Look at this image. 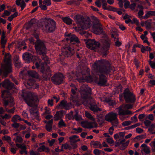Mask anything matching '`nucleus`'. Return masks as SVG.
Here are the masks:
<instances>
[{"instance_id":"20e7f679","label":"nucleus","mask_w":155,"mask_h":155,"mask_svg":"<svg viewBox=\"0 0 155 155\" xmlns=\"http://www.w3.org/2000/svg\"><path fill=\"white\" fill-rule=\"evenodd\" d=\"M34 61H37L35 64L36 67L38 69L40 64V71L42 74V76L44 80H47L51 76V71L49 67L44 63H41V60L38 57H36Z\"/></svg>"},{"instance_id":"e433bc0d","label":"nucleus","mask_w":155,"mask_h":155,"mask_svg":"<svg viewBox=\"0 0 155 155\" xmlns=\"http://www.w3.org/2000/svg\"><path fill=\"white\" fill-rule=\"evenodd\" d=\"M38 151L40 152L45 151L46 152H48L49 151V150L48 148L46 147L45 145H43L37 149Z\"/></svg>"},{"instance_id":"c9c22d12","label":"nucleus","mask_w":155,"mask_h":155,"mask_svg":"<svg viewBox=\"0 0 155 155\" xmlns=\"http://www.w3.org/2000/svg\"><path fill=\"white\" fill-rule=\"evenodd\" d=\"M80 2L78 1L71 0L67 2L66 4L68 5H79Z\"/></svg>"},{"instance_id":"2eb2a0df","label":"nucleus","mask_w":155,"mask_h":155,"mask_svg":"<svg viewBox=\"0 0 155 155\" xmlns=\"http://www.w3.org/2000/svg\"><path fill=\"white\" fill-rule=\"evenodd\" d=\"M86 47L91 50H95L99 48L100 44L94 39H89L85 42Z\"/></svg>"},{"instance_id":"6e6552de","label":"nucleus","mask_w":155,"mask_h":155,"mask_svg":"<svg viewBox=\"0 0 155 155\" xmlns=\"http://www.w3.org/2000/svg\"><path fill=\"white\" fill-rule=\"evenodd\" d=\"M35 48L37 53L42 55L43 59L47 60L48 58L45 55L46 48L44 42L40 40H37L35 44Z\"/></svg>"},{"instance_id":"4c0bfd02","label":"nucleus","mask_w":155,"mask_h":155,"mask_svg":"<svg viewBox=\"0 0 155 155\" xmlns=\"http://www.w3.org/2000/svg\"><path fill=\"white\" fill-rule=\"evenodd\" d=\"M22 120L19 115H15L12 118V121L13 122H16L18 120Z\"/></svg>"},{"instance_id":"5701e85b","label":"nucleus","mask_w":155,"mask_h":155,"mask_svg":"<svg viewBox=\"0 0 155 155\" xmlns=\"http://www.w3.org/2000/svg\"><path fill=\"white\" fill-rule=\"evenodd\" d=\"M36 57L33 56L32 54L28 52H25L22 55L23 58L27 62H30L32 60L34 61Z\"/></svg>"},{"instance_id":"9d476101","label":"nucleus","mask_w":155,"mask_h":155,"mask_svg":"<svg viewBox=\"0 0 155 155\" xmlns=\"http://www.w3.org/2000/svg\"><path fill=\"white\" fill-rule=\"evenodd\" d=\"M92 31L93 33L97 35L101 34L103 32L102 26L99 19L96 18L94 19Z\"/></svg>"},{"instance_id":"f3484780","label":"nucleus","mask_w":155,"mask_h":155,"mask_svg":"<svg viewBox=\"0 0 155 155\" xmlns=\"http://www.w3.org/2000/svg\"><path fill=\"white\" fill-rule=\"evenodd\" d=\"M118 134L120 139V142L119 143V145L122 144V146L120 147V149L121 150H124L125 149L126 147L129 144V141H127L126 142L124 143L125 141V139H123L121 140H120V139H122L125 136V132H120Z\"/></svg>"},{"instance_id":"393cba45","label":"nucleus","mask_w":155,"mask_h":155,"mask_svg":"<svg viewBox=\"0 0 155 155\" xmlns=\"http://www.w3.org/2000/svg\"><path fill=\"white\" fill-rule=\"evenodd\" d=\"M99 76V80L98 84L101 86L105 85L107 82L106 77L102 74L100 75Z\"/></svg>"},{"instance_id":"a878e982","label":"nucleus","mask_w":155,"mask_h":155,"mask_svg":"<svg viewBox=\"0 0 155 155\" xmlns=\"http://www.w3.org/2000/svg\"><path fill=\"white\" fill-rule=\"evenodd\" d=\"M84 126L83 127L85 128H91L96 127L97 124L95 122H87L84 123Z\"/></svg>"},{"instance_id":"3c124183","label":"nucleus","mask_w":155,"mask_h":155,"mask_svg":"<svg viewBox=\"0 0 155 155\" xmlns=\"http://www.w3.org/2000/svg\"><path fill=\"white\" fill-rule=\"evenodd\" d=\"M122 106H123V107L126 109L127 110L128 109H130L132 108V106L130 104H123Z\"/></svg>"},{"instance_id":"c03bdc74","label":"nucleus","mask_w":155,"mask_h":155,"mask_svg":"<svg viewBox=\"0 0 155 155\" xmlns=\"http://www.w3.org/2000/svg\"><path fill=\"white\" fill-rule=\"evenodd\" d=\"M62 147H64L65 150L68 149L70 150L72 149L71 147L69 144L66 143L62 145Z\"/></svg>"},{"instance_id":"052dcab7","label":"nucleus","mask_w":155,"mask_h":155,"mask_svg":"<svg viewBox=\"0 0 155 155\" xmlns=\"http://www.w3.org/2000/svg\"><path fill=\"white\" fill-rule=\"evenodd\" d=\"M30 155H40V153L37 152H35L33 150L29 151Z\"/></svg>"},{"instance_id":"bb28decb","label":"nucleus","mask_w":155,"mask_h":155,"mask_svg":"<svg viewBox=\"0 0 155 155\" xmlns=\"http://www.w3.org/2000/svg\"><path fill=\"white\" fill-rule=\"evenodd\" d=\"M63 116L62 111H57L55 114L54 115V120L55 121H57L60 119L61 120V118L63 117Z\"/></svg>"},{"instance_id":"6ab92c4d","label":"nucleus","mask_w":155,"mask_h":155,"mask_svg":"<svg viewBox=\"0 0 155 155\" xmlns=\"http://www.w3.org/2000/svg\"><path fill=\"white\" fill-rule=\"evenodd\" d=\"M118 114L119 115H131L132 112L130 110H126L122 105L120 106L118 108Z\"/></svg>"},{"instance_id":"4be33fe9","label":"nucleus","mask_w":155,"mask_h":155,"mask_svg":"<svg viewBox=\"0 0 155 155\" xmlns=\"http://www.w3.org/2000/svg\"><path fill=\"white\" fill-rule=\"evenodd\" d=\"M2 84V86L7 89L10 90L15 88L14 85L13 83L10 82L9 80L6 79L3 82Z\"/></svg>"},{"instance_id":"09e8293b","label":"nucleus","mask_w":155,"mask_h":155,"mask_svg":"<svg viewBox=\"0 0 155 155\" xmlns=\"http://www.w3.org/2000/svg\"><path fill=\"white\" fill-rule=\"evenodd\" d=\"M43 3L47 6H50L51 5V0H44L43 1Z\"/></svg>"},{"instance_id":"f03ea898","label":"nucleus","mask_w":155,"mask_h":155,"mask_svg":"<svg viewBox=\"0 0 155 155\" xmlns=\"http://www.w3.org/2000/svg\"><path fill=\"white\" fill-rule=\"evenodd\" d=\"M92 68L96 73L108 74L110 73L112 67L108 61L101 59L96 61L93 65Z\"/></svg>"},{"instance_id":"0eeeda50","label":"nucleus","mask_w":155,"mask_h":155,"mask_svg":"<svg viewBox=\"0 0 155 155\" xmlns=\"http://www.w3.org/2000/svg\"><path fill=\"white\" fill-rule=\"evenodd\" d=\"M26 94V96H23L26 103L28 106L34 107L35 104L39 101L37 95L35 93L30 92H28Z\"/></svg>"},{"instance_id":"e2e57ef3","label":"nucleus","mask_w":155,"mask_h":155,"mask_svg":"<svg viewBox=\"0 0 155 155\" xmlns=\"http://www.w3.org/2000/svg\"><path fill=\"white\" fill-rule=\"evenodd\" d=\"M149 131L152 134H155V130L152 127L149 128L148 129Z\"/></svg>"},{"instance_id":"6e6d98bb","label":"nucleus","mask_w":155,"mask_h":155,"mask_svg":"<svg viewBox=\"0 0 155 155\" xmlns=\"http://www.w3.org/2000/svg\"><path fill=\"white\" fill-rule=\"evenodd\" d=\"M130 6V2L128 0H126L124 4V7L125 8H129Z\"/></svg>"},{"instance_id":"4468645a","label":"nucleus","mask_w":155,"mask_h":155,"mask_svg":"<svg viewBox=\"0 0 155 155\" xmlns=\"http://www.w3.org/2000/svg\"><path fill=\"white\" fill-rule=\"evenodd\" d=\"M64 79L63 74L61 73H58L55 74L51 78V80L54 84L59 85L63 83Z\"/></svg>"},{"instance_id":"7c9ffc66","label":"nucleus","mask_w":155,"mask_h":155,"mask_svg":"<svg viewBox=\"0 0 155 155\" xmlns=\"http://www.w3.org/2000/svg\"><path fill=\"white\" fill-rule=\"evenodd\" d=\"M141 147L142 148V151H143L146 154H149L150 153V150L149 147L146 144H143Z\"/></svg>"},{"instance_id":"603ef678","label":"nucleus","mask_w":155,"mask_h":155,"mask_svg":"<svg viewBox=\"0 0 155 155\" xmlns=\"http://www.w3.org/2000/svg\"><path fill=\"white\" fill-rule=\"evenodd\" d=\"M106 101L110 106H113L115 104V102L113 100L107 99Z\"/></svg>"},{"instance_id":"bf43d9fd","label":"nucleus","mask_w":155,"mask_h":155,"mask_svg":"<svg viewBox=\"0 0 155 155\" xmlns=\"http://www.w3.org/2000/svg\"><path fill=\"white\" fill-rule=\"evenodd\" d=\"M93 152L95 155H100L101 153V150L95 149L94 150Z\"/></svg>"},{"instance_id":"49530a36","label":"nucleus","mask_w":155,"mask_h":155,"mask_svg":"<svg viewBox=\"0 0 155 155\" xmlns=\"http://www.w3.org/2000/svg\"><path fill=\"white\" fill-rule=\"evenodd\" d=\"M23 141V140L21 136H17L15 140V142H18L19 143H22Z\"/></svg>"},{"instance_id":"13d9d810","label":"nucleus","mask_w":155,"mask_h":155,"mask_svg":"<svg viewBox=\"0 0 155 155\" xmlns=\"http://www.w3.org/2000/svg\"><path fill=\"white\" fill-rule=\"evenodd\" d=\"M136 4L135 3H133L130 5L129 8L132 10H134L136 6Z\"/></svg>"},{"instance_id":"774afa93","label":"nucleus","mask_w":155,"mask_h":155,"mask_svg":"<svg viewBox=\"0 0 155 155\" xmlns=\"http://www.w3.org/2000/svg\"><path fill=\"white\" fill-rule=\"evenodd\" d=\"M96 5L98 7L100 8L101 6V1L99 0H97L95 2Z\"/></svg>"},{"instance_id":"ddd939ff","label":"nucleus","mask_w":155,"mask_h":155,"mask_svg":"<svg viewBox=\"0 0 155 155\" xmlns=\"http://www.w3.org/2000/svg\"><path fill=\"white\" fill-rule=\"evenodd\" d=\"M103 47L101 50V52L103 56H106L109 53V50L111 45L110 40L107 38L102 41Z\"/></svg>"},{"instance_id":"79ce46f5","label":"nucleus","mask_w":155,"mask_h":155,"mask_svg":"<svg viewBox=\"0 0 155 155\" xmlns=\"http://www.w3.org/2000/svg\"><path fill=\"white\" fill-rule=\"evenodd\" d=\"M18 12H15L14 14L11 15L8 18V20L10 21H11L14 18L16 17L18 15Z\"/></svg>"},{"instance_id":"1a4fd4ad","label":"nucleus","mask_w":155,"mask_h":155,"mask_svg":"<svg viewBox=\"0 0 155 155\" xmlns=\"http://www.w3.org/2000/svg\"><path fill=\"white\" fill-rule=\"evenodd\" d=\"M80 71L78 72L77 71L76 74L77 79L79 81H85L90 82L92 81V78L90 75L89 69H84L83 71Z\"/></svg>"},{"instance_id":"f257e3e1","label":"nucleus","mask_w":155,"mask_h":155,"mask_svg":"<svg viewBox=\"0 0 155 155\" xmlns=\"http://www.w3.org/2000/svg\"><path fill=\"white\" fill-rule=\"evenodd\" d=\"M81 98L83 100V104L85 106H90L91 110L94 112L101 110L94 102V100L91 97V88L87 86L83 85L80 91Z\"/></svg>"},{"instance_id":"8fccbe9b","label":"nucleus","mask_w":155,"mask_h":155,"mask_svg":"<svg viewBox=\"0 0 155 155\" xmlns=\"http://www.w3.org/2000/svg\"><path fill=\"white\" fill-rule=\"evenodd\" d=\"M131 122L130 121H126L122 123V125L124 126H126L130 125L131 124Z\"/></svg>"},{"instance_id":"f704fd0d","label":"nucleus","mask_w":155,"mask_h":155,"mask_svg":"<svg viewBox=\"0 0 155 155\" xmlns=\"http://www.w3.org/2000/svg\"><path fill=\"white\" fill-rule=\"evenodd\" d=\"M62 19L64 22L68 25L72 24L73 21L72 19L68 17L63 18Z\"/></svg>"},{"instance_id":"de8ad7c7","label":"nucleus","mask_w":155,"mask_h":155,"mask_svg":"<svg viewBox=\"0 0 155 155\" xmlns=\"http://www.w3.org/2000/svg\"><path fill=\"white\" fill-rule=\"evenodd\" d=\"M45 111L43 113V114H50L51 113V112L50 110V109L49 108H48L47 107H45Z\"/></svg>"},{"instance_id":"c85d7f7f","label":"nucleus","mask_w":155,"mask_h":155,"mask_svg":"<svg viewBox=\"0 0 155 155\" xmlns=\"http://www.w3.org/2000/svg\"><path fill=\"white\" fill-rule=\"evenodd\" d=\"M53 121V119L49 120L46 125V129L49 132H50L52 130Z\"/></svg>"},{"instance_id":"a18cd8bd","label":"nucleus","mask_w":155,"mask_h":155,"mask_svg":"<svg viewBox=\"0 0 155 155\" xmlns=\"http://www.w3.org/2000/svg\"><path fill=\"white\" fill-rule=\"evenodd\" d=\"M16 146L18 148H20L22 150H26V147L25 145H23L21 144H19L18 143H16Z\"/></svg>"},{"instance_id":"c756f323","label":"nucleus","mask_w":155,"mask_h":155,"mask_svg":"<svg viewBox=\"0 0 155 155\" xmlns=\"http://www.w3.org/2000/svg\"><path fill=\"white\" fill-rule=\"evenodd\" d=\"M34 81L31 79H29L28 81H25L24 83L25 86L28 88H32V86L34 84Z\"/></svg>"},{"instance_id":"4d7b16f0","label":"nucleus","mask_w":155,"mask_h":155,"mask_svg":"<svg viewBox=\"0 0 155 155\" xmlns=\"http://www.w3.org/2000/svg\"><path fill=\"white\" fill-rule=\"evenodd\" d=\"M26 5L25 2L24 1H22L21 2L20 5V6H21V10H22L26 6Z\"/></svg>"},{"instance_id":"ea45409f","label":"nucleus","mask_w":155,"mask_h":155,"mask_svg":"<svg viewBox=\"0 0 155 155\" xmlns=\"http://www.w3.org/2000/svg\"><path fill=\"white\" fill-rule=\"evenodd\" d=\"M66 117L69 120L74 119L73 112L71 111L69 113L66 114Z\"/></svg>"},{"instance_id":"39448f33","label":"nucleus","mask_w":155,"mask_h":155,"mask_svg":"<svg viewBox=\"0 0 155 155\" xmlns=\"http://www.w3.org/2000/svg\"><path fill=\"white\" fill-rule=\"evenodd\" d=\"M74 19L78 26L81 28L80 30L87 29L89 28L91 25L90 19L89 18H84L81 15H75Z\"/></svg>"},{"instance_id":"680f3d73","label":"nucleus","mask_w":155,"mask_h":155,"mask_svg":"<svg viewBox=\"0 0 155 155\" xmlns=\"http://www.w3.org/2000/svg\"><path fill=\"white\" fill-rule=\"evenodd\" d=\"M107 6V4L106 2L103 3L102 8L104 10H109L110 7Z\"/></svg>"},{"instance_id":"69168bd1","label":"nucleus","mask_w":155,"mask_h":155,"mask_svg":"<svg viewBox=\"0 0 155 155\" xmlns=\"http://www.w3.org/2000/svg\"><path fill=\"white\" fill-rule=\"evenodd\" d=\"M39 7L41 10H46L47 9L46 5L44 4L39 6Z\"/></svg>"},{"instance_id":"cd10ccee","label":"nucleus","mask_w":155,"mask_h":155,"mask_svg":"<svg viewBox=\"0 0 155 155\" xmlns=\"http://www.w3.org/2000/svg\"><path fill=\"white\" fill-rule=\"evenodd\" d=\"M5 33L4 32L2 33L1 40V48H4L5 47V45L7 42V40L5 39Z\"/></svg>"},{"instance_id":"dca6fc26","label":"nucleus","mask_w":155,"mask_h":155,"mask_svg":"<svg viewBox=\"0 0 155 155\" xmlns=\"http://www.w3.org/2000/svg\"><path fill=\"white\" fill-rule=\"evenodd\" d=\"M61 51L62 54L65 57H67L72 56L75 53L74 49L67 45L62 48Z\"/></svg>"},{"instance_id":"a211bd4d","label":"nucleus","mask_w":155,"mask_h":155,"mask_svg":"<svg viewBox=\"0 0 155 155\" xmlns=\"http://www.w3.org/2000/svg\"><path fill=\"white\" fill-rule=\"evenodd\" d=\"M29 111L30 114V116L32 119H36L39 121L40 119L39 118V113L35 109L30 108Z\"/></svg>"},{"instance_id":"b1692460","label":"nucleus","mask_w":155,"mask_h":155,"mask_svg":"<svg viewBox=\"0 0 155 155\" xmlns=\"http://www.w3.org/2000/svg\"><path fill=\"white\" fill-rule=\"evenodd\" d=\"M59 105L66 110H68L71 108L72 104L71 103H68L66 100H63L61 101Z\"/></svg>"},{"instance_id":"7ed1b4c3","label":"nucleus","mask_w":155,"mask_h":155,"mask_svg":"<svg viewBox=\"0 0 155 155\" xmlns=\"http://www.w3.org/2000/svg\"><path fill=\"white\" fill-rule=\"evenodd\" d=\"M41 28L44 32H52L57 28L56 22L49 18H42L41 21Z\"/></svg>"},{"instance_id":"58836bf2","label":"nucleus","mask_w":155,"mask_h":155,"mask_svg":"<svg viewBox=\"0 0 155 155\" xmlns=\"http://www.w3.org/2000/svg\"><path fill=\"white\" fill-rule=\"evenodd\" d=\"M85 115L86 117L90 119L91 120L94 121L95 120L94 118L93 117L92 115L89 112L87 111L85 112Z\"/></svg>"},{"instance_id":"864d4df0","label":"nucleus","mask_w":155,"mask_h":155,"mask_svg":"<svg viewBox=\"0 0 155 155\" xmlns=\"http://www.w3.org/2000/svg\"><path fill=\"white\" fill-rule=\"evenodd\" d=\"M150 145L152 147L153 150L155 151V141H153L150 143Z\"/></svg>"},{"instance_id":"72a5a7b5","label":"nucleus","mask_w":155,"mask_h":155,"mask_svg":"<svg viewBox=\"0 0 155 155\" xmlns=\"http://www.w3.org/2000/svg\"><path fill=\"white\" fill-rule=\"evenodd\" d=\"M28 74L31 77L36 78H38V73L34 71H27Z\"/></svg>"},{"instance_id":"5fc2aeb1","label":"nucleus","mask_w":155,"mask_h":155,"mask_svg":"<svg viewBox=\"0 0 155 155\" xmlns=\"http://www.w3.org/2000/svg\"><path fill=\"white\" fill-rule=\"evenodd\" d=\"M14 64L15 66L18 68H19L21 66V62L19 61H18V60L15 61Z\"/></svg>"},{"instance_id":"0e129e2a","label":"nucleus","mask_w":155,"mask_h":155,"mask_svg":"<svg viewBox=\"0 0 155 155\" xmlns=\"http://www.w3.org/2000/svg\"><path fill=\"white\" fill-rule=\"evenodd\" d=\"M149 64L150 66L153 69L155 68V63L151 61H149Z\"/></svg>"},{"instance_id":"9b49d317","label":"nucleus","mask_w":155,"mask_h":155,"mask_svg":"<svg viewBox=\"0 0 155 155\" xmlns=\"http://www.w3.org/2000/svg\"><path fill=\"white\" fill-rule=\"evenodd\" d=\"M123 94L124 99L127 103H132L135 102V96L129 89H126L124 91Z\"/></svg>"},{"instance_id":"37998d69","label":"nucleus","mask_w":155,"mask_h":155,"mask_svg":"<svg viewBox=\"0 0 155 155\" xmlns=\"http://www.w3.org/2000/svg\"><path fill=\"white\" fill-rule=\"evenodd\" d=\"M58 126L59 127H66V125L62 119H61L58 123Z\"/></svg>"},{"instance_id":"412c9836","label":"nucleus","mask_w":155,"mask_h":155,"mask_svg":"<svg viewBox=\"0 0 155 155\" xmlns=\"http://www.w3.org/2000/svg\"><path fill=\"white\" fill-rule=\"evenodd\" d=\"M66 35L67 37L66 38L67 41H70L71 42L74 41L78 43H80V41L78 38L75 35L70 33L66 34Z\"/></svg>"},{"instance_id":"338daca9","label":"nucleus","mask_w":155,"mask_h":155,"mask_svg":"<svg viewBox=\"0 0 155 155\" xmlns=\"http://www.w3.org/2000/svg\"><path fill=\"white\" fill-rule=\"evenodd\" d=\"M48 105L52 106L53 105V101L52 99H48Z\"/></svg>"},{"instance_id":"423d86ee","label":"nucleus","mask_w":155,"mask_h":155,"mask_svg":"<svg viewBox=\"0 0 155 155\" xmlns=\"http://www.w3.org/2000/svg\"><path fill=\"white\" fill-rule=\"evenodd\" d=\"M4 62L5 64L2 65L0 69V75L3 74L6 77L12 71L11 56L9 54H5Z\"/></svg>"},{"instance_id":"2f4dec72","label":"nucleus","mask_w":155,"mask_h":155,"mask_svg":"<svg viewBox=\"0 0 155 155\" xmlns=\"http://www.w3.org/2000/svg\"><path fill=\"white\" fill-rule=\"evenodd\" d=\"M155 11H147L146 13L144 16H143L144 19H147L149 18L150 16H155Z\"/></svg>"},{"instance_id":"aec40b11","label":"nucleus","mask_w":155,"mask_h":155,"mask_svg":"<svg viewBox=\"0 0 155 155\" xmlns=\"http://www.w3.org/2000/svg\"><path fill=\"white\" fill-rule=\"evenodd\" d=\"M70 142L71 143V145L72 146L73 149L76 148L77 147V145L75 143L80 141V139L79 138V137L76 135H74L71 136L69 137Z\"/></svg>"},{"instance_id":"a19ab883","label":"nucleus","mask_w":155,"mask_h":155,"mask_svg":"<svg viewBox=\"0 0 155 155\" xmlns=\"http://www.w3.org/2000/svg\"><path fill=\"white\" fill-rule=\"evenodd\" d=\"M143 14L144 12L143 10H140L138 13V18H140L141 19H144L143 18V16H142V15H143Z\"/></svg>"},{"instance_id":"f8f14e48","label":"nucleus","mask_w":155,"mask_h":155,"mask_svg":"<svg viewBox=\"0 0 155 155\" xmlns=\"http://www.w3.org/2000/svg\"><path fill=\"white\" fill-rule=\"evenodd\" d=\"M105 119L106 120L111 122L113 126H117L118 122L117 114L113 112L109 113L106 115Z\"/></svg>"},{"instance_id":"473e14b6","label":"nucleus","mask_w":155,"mask_h":155,"mask_svg":"<svg viewBox=\"0 0 155 155\" xmlns=\"http://www.w3.org/2000/svg\"><path fill=\"white\" fill-rule=\"evenodd\" d=\"M92 144L95 148H102V146L100 142L97 141H93L91 142Z\"/></svg>"}]
</instances>
